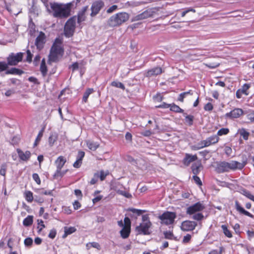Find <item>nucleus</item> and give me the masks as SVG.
Wrapping results in <instances>:
<instances>
[{
	"mask_svg": "<svg viewBox=\"0 0 254 254\" xmlns=\"http://www.w3.org/2000/svg\"><path fill=\"white\" fill-rule=\"evenodd\" d=\"M192 215H193L191 218L193 219L196 220L197 221L201 220L203 218V215H202V213H195L194 214H193Z\"/></svg>",
	"mask_w": 254,
	"mask_h": 254,
	"instance_id": "42",
	"label": "nucleus"
},
{
	"mask_svg": "<svg viewBox=\"0 0 254 254\" xmlns=\"http://www.w3.org/2000/svg\"><path fill=\"white\" fill-rule=\"evenodd\" d=\"M56 234H57V232H56V230L55 229H52L50 232V233L48 235L49 237L53 239L55 238L56 236Z\"/></svg>",
	"mask_w": 254,
	"mask_h": 254,
	"instance_id": "54",
	"label": "nucleus"
},
{
	"mask_svg": "<svg viewBox=\"0 0 254 254\" xmlns=\"http://www.w3.org/2000/svg\"><path fill=\"white\" fill-rule=\"evenodd\" d=\"M162 72V69L160 67H155L148 70L146 73V76L151 77L160 74Z\"/></svg>",
	"mask_w": 254,
	"mask_h": 254,
	"instance_id": "19",
	"label": "nucleus"
},
{
	"mask_svg": "<svg viewBox=\"0 0 254 254\" xmlns=\"http://www.w3.org/2000/svg\"><path fill=\"white\" fill-rule=\"evenodd\" d=\"M235 207L236 210L241 214H243L246 216H248L251 218H254V215L251 214L248 211L245 210L242 207H241L238 201H235Z\"/></svg>",
	"mask_w": 254,
	"mask_h": 254,
	"instance_id": "23",
	"label": "nucleus"
},
{
	"mask_svg": "<svg viewBox=\"0 0 254 254\" xmlns=\"http://www.w3.org/2000/svg\"><path fill=\"white\" fill-rule=\"evenodd\" d=\"M221 228L223 230L224 234L226 237L228 238L232 237V234L231 231L229 230H228L227 226L226 225H222L221 226Z\"/></svg>",
	"mask_w": 254,
	"mask_h": 254,
	"instance_id": "36",
	"label": "nucleus"
},
{
	"mask_svg": "<svg viewBox=\"0 0 254 254\" xmlns=\"http://www.w3.org/2000/svg\"><path fill=\"white\" fill-rule=\"evenodd\" d=\"M251 87V84L249 83L244 84L241 88L239 89L236 93V96L237 98L240 99L242 95L248 96L249 94V90Z\"/></svg>",
	"mask_w": 254,
	"mask_h": 254,
	"instance_id": "15",
	"label": "nucleus"
},
{
	"mask_svg": "<svg viewBox=\"0 0 254 254\" xmlns=\"http://www.w3.org/2000/svg\"><path fill=\"white\" fill-rule=\"evenodd\" d=\"M192 92L191 91V90H189V91H187V92H183V93H181L179 97H178V100L181 102H183L184 101V99L189 94L190 95H192Z\"/></svg>",
	"mask_w": 254,
	"mask_h": 254,
	"instance_id": "34",
	"label": "nucleus"
},
{
	"mask_svg": "<svg viewBox=\"0 0 254 254\" xmlns=\"http://www.w3.org/2000/svg\"><path fill=\"white\" fill-rule=\"evenodd\" d=\"M40 71L43 76H45L47 72V67L44 59H43L40 65Z\"/></svg>",
	"mask_w": 254,
	"mask_h": 254,
	"instance_id": "29",
	"label": "nucleus"
},
{
	"mask_svg": "<svg viewBox=\"0 0 254 254\" xmlns=\"http://www.w3.org/2000/svg\"><path fill=\"white\" fill-rule=\"evenodd\" d=\"M128 210L129 211L132 212L133 213L136 214L138 216H139L141 215L143 213L146 212V210H145L137 209L135 208H129Z\"/></svg>",
	"mask_w": 254,
	"mask_h": 254,
	"instance_id": "39",
	"label": "nucleus"
},
{
	"mask_svg": "<svg viewBox=\"0 0 254 254\" xmlns=\"http://www.w3.org/2000/svg\"><path fill=\"white\" fill-rule=\"evenodd\" d=\"M242 193L250 199L254 201V196L249 191L246 190H242Z\"/></svg>",
	"mask_w": 254,
	"mask_h": 254,
	"instance_id": "38",
	"label": "nucleus"
},
{
	"mask_svg": "<svg viewBox=\"0 0 254 254\" xmlns=\"http://www.w3.org/2000/svg\"><path fill=\"white\" fill-rule=\"evenodd\" d=\"M222 248H220V250H212L209 253V254H222Z\"/></svg>",
	"mask_w": 254,
	"mask_h": 254,
	"instance_id": "64",
	"label": "nucleus"
},
{
	"mask_svg": "<svg viewBox=\"0 0 254 254\" xmlns=\"http://www.w3.org/2000/svg\"><path fill=\"white\" fill-rule=\"evenodd\" d=\"M33 217L31 215H28L26 218H25L23 221V224L25 226H29L33 223Z\"/></svg>",
	"mask_w": 254,
	"mask_h": 254,
	"instance_id": "30",
	"label": "nucleus"
},
{
	"mask_svg": "<svg viewBox=\"0 0 254 254\" xmlns=\"http://www.w3.org/2000/svg\"><path fill=\"white\" fill-rule=\"evenodd\" d=\"M191 238V236L190 234H187L183 238V243L185 244L189 243L190 241Z\"/></svg>",
	"mask_w": 254,
	"mask_h": 254,
	"instance_id": "52",
	"label": "nucleus"
},
{
	"mask_svg": "<svg viewBox=\"0 0 254 254\" xmlns=\"http://www.w3.org/2000/svg\"><path fill=\"white\" fill-rule=\"evenodd\" d=\"M104 6V2L102 0H97L94 1L91 6V16L92 17L96 15L100 10Z\"/></svg>",
	"mask_w": 254,
	"mask_h": 254,
	"instance_id": "11",
	"label": "nucleus"
},
{
	"mask_svg": "<svg viewBox=\"0 0 254 254\" xmlns=\"http://www.w3.org/2000/svg\"><path fill=\"white\" fill-rule=\"evenodd\" d=\"M74 3V1L66 4L51 3L50 7L53 16L59 18H67L70 14L71 8L73 6Z\"/></svg>",
	"mask_w": 254,
	"mask_h": 254,
	"instance_id": "1",
	"label": "nucleus"
},
{
	"mask_svg": "<svg viewBox=\"0 0 254 254\" xmlns=\"http://www.w3.org/2000/svg\"><path fill=\"white\" fill-rule=\"evenodd\" d=\"M16 151L19 159L23 161L27 162L31 156V153L29 151L24 152L20 149L17 148Z\"/></svg>",
	"mask_w": 254,
	"mask_h": 254,
	"instance_id": "17",
	"label": "nucleus"
},
{
	"mask_svg": "<svg viewBox=\"0 0 254 254\" xmlns=\"http://www.w3.org/2000/svg\"><path fill=\"white\" fill-rule=\"evenodd\" d=\"M27 53V58H26V61L30 63L32 61V54L31 53L30 50H28L26 52Z\"/></svg>",
	"mask_w": 254,
	"mask_h": 254,
	"instance_id": "55",
	"label": "nucleus"
},
{
	"mask_svg": "<svg viewBox=\"0 0 254 254\" xmlns=\"http://www.w3.org/2000/svg\"><path fill=\"white\" fill-rule=\"evenodd\" d=\"M24 195L26 200L29 202H31L34 199L33 193L31 191H26Z\"/></svg>",
	"mask_w": 254,
	"mask_h": 254,
	"instance_id": "35",
	"label": "nucleus"
},
{
	"mask_svg": "<svg viewBox=\"0 0 254 254\" xmlns=\"http://www.w3.org/2000/svg\"><path fill=\"white\" fill-rule=\"evenodd\" d=\"M226 161H222L217 163L215 171L218 173H222L224 172H228Z\"/></svg>",
	"mask_w": 254,
	"mask_h": 254,
	"instance_id": "22",
	"label": "nucleus"
},
{
	"mask_svg": "<svg viewBox=\"0 0 254 254\" xmlns=\"http://www.w3.org/2000/svg\"><path fill=\"white\" fill-rule=\"evenodd\" d=\"M117 8H118V6H117V5H112V6H111L110 7H109V8L107 10V12L108 13H112L113 12H114V11H115Z\"/></svg>",
	"mask_w": 254,
	"mask_h": 254,
	"instance_id": "58",
	"label": "nucleus"
},
{
	"mask_svg": "<svg viewBox=\"0 0 254 254\" xmlns=\"http://www.w3.org/2000/svg\"><path fill=\"white\" fill-rule=\"evenodd\" d=\"M201 165L199 163H194L191 166V170L194 175H197L200 171Z\"/></svg>",
	"mask_w": 254,
	"mask_h": 254,
	"instance_id": "25",
	"label": "nucleus"
},
{
	"mask_svg": "<svg viewBox=\"0 0 254 254\" xmlns=\"http://www.w3.org/2000/svg\"><path fill=\"white\" fill-rule=\"evenodd\" d=\"M124 222L125 225L120 233L122 238L127 239L130 233L131 222L129 218L127 217L125 218Z\"/></svg>",
	"mask_w": 254,
	"mask_h": 254,
	"instance_id": "9",
	"label": "nucleus"
},
{
	"mask_svg": "<svg viewBox=\"0 0 254 254\" xmlns=\"http://www.w3.org/2000/svg\"><path fill=\"white\" fill-rule=\"evenodd\" d=\"M142 223L139 226L135 228V230L138 234H143L144 235H149L150 232L149 229L152 226V223L149 220L148 214L143 215L142 216Z\"/></svg>",
	"mask_w": 254,
	"mask_h": 254,
	"instance_id": "4",
	"label": "nucleus"
},
{
	"mask_svg": "<svg viewBox=\"0 0 254 254\" xmlns=\"http://www.w3.org/2000/svg\"><path fill=\"white\" fill-rule=\"evenodd\" d=\"M23 58V53L11 54L7 58V63L10 65H15L21 62Z\"/></svg>",
	"mask_w": 254,
	"mask_h": 254,
	"instance_id": "10",
	"label": "nucleus"
},
{
	"mask_svg": "<svg viewBox=\"0 0 254 254\" xmlns=\"http://www.w3.org/2000/svg\"><path fill=\"white\" fill-rule=\"evenodd\" d=\"M76 229L74 227H64V234L63 235V238H65L68 235L75 232Z\"/></svg>",
	"mask_w": 254,
	"mask_h": 254,
	"instance_id": "24",
	"label": "nucleus"
},
{
	"mask_svg": "<svg viewBox=\"0 0 254 254\" xmlns=\"http://www.w3.org/2000/svg\"><path fill=\"white\" fill-rule=\"evenodd\" d=\"M247 164V159L245 157L242 162H239L236 161L232 160L230 162H226V166L228 172L230 170H236L237 169L242 170Z\"/></svg>",
	"mask_w": 254,
	"mask_h": 254,
	"instance_id": "8",
	"label": "nucleus"
},
{
	"mask_svg": "<svg viewBox=\"0 0 254 254\" xmlns=\"http://www.w3.org/2000/svg\"><path fill=\"white\" fill-rule=\"evenodd\" d=\"M197 157L196 155H191L188 154H186L185 161L188 164H190L191 162H193L197 159Z\"/></svg>",
	"mask_w": 254,
	"mask_h": 254,
	"instance_id": "32",
	"label": "nucleus"
},
{
	"mask_svg": "<svg viewBox=\"0 0 254 254\" xmlns=\"http://www.w3.org/2000/svg\"><path fill=\"white\" fill-rule=\"evenodd\" d=\"M86 9L87 7H85L84 8L83 11L78 14L77 18L78 23H80L85 20V17L84 15V12L86 10Z\"/></svg>",
	"mask_w": 254,
	"mask_h": 254,
	"instance_id": "37",
	"label": "nucleus"
},
{
	"mask_svg": "<svg viewBox=\"0 0 254 254\" xmlns=\"http://www.w3.org/2000/svg\"><path fill=\"white\" fill-rule=\"evenodd\" d=\"M220 63L219 62H215L213 63H208L205 64V65L210 68H215L218 67Z\"/></svg>",
	"mask_w": 254,
	"mask_h": 254,
	"instance_id": "46",
	"label": "nucleus"
},
{
	"mask_svg": "<svg viewBox=\"0 0 254 254\" xmlns=\"http://www.w3.org/2000/svg\"><path fill=\"white\" fill-rule=\"evenodd\" d=\"M193 179L195 182V183L199 186L202 185V182L200 179V178L197 176V175H193Z\"/></svg>",
	"mask_w": 254,
	"mask_h": 254,
	"instance_id": "57",
	"label": "nucleus"
},
{
	"mask_svg": "<svg viewBox=\"0 0 254 254\" xmlns=\"http://www.w3.org/2000/svg\"><path fill=\"white\" fill-rule=\"evenodd\" d=\"M243 114V111L239 108H236L230 112L227 113L225 117L230 119L238 118Z\"/></svg>",
	"mask_w": 254,
	"mask_h": 254,
	"instance_id": "18",
	"label": "nucleus"
},
{
	"mask_svg": "<svg viewBox=\"0 0 254 254\" xmlns=\"http://www.w3.org/2000/svg\"><path fill=\"white\" fill-rule=\"evenodd\" d=\"M91 246H92V247L95 248L99 250L101 249L100 245H99V243H98L97 242L91 243Z\"/></svg>",
	"mask_w": 254,
	"mask_h": 254,
	"instance_id": "61",
	"label": "nucleus"
},
{
	"mask_svg": "<svg viewBox=\"0 0 254 254\" xmlns=\"http://www.w3.org/2000/svg\"><path fill=\"white\" fill-rule=\"evenodd\" d=\"M111 85L112 86H114V87H116L117 88H120L123 90H124L125 89V87L124 85L120 82L113 81L111 83Z\"/></svg>",
	"mask_w": 254,
	"mask_h": 254,
	"instance_id": "40",
	"label": "nucleus"
},
{
	"mask_svg": "<svg viewBox=\"0 0 254 254\" xmlns=\"http://www.w3.org/2000/svg\"><path fill=\"white\" fill-rule=\"evenodd\" d=\"M8 65V63L4 62H0V72L6 70Z\"/></svg>",
	"mask_w": 254,
	"mask_h": 254,
	"instance_id": "44",
	"label": "nucleus"
},
{
	"mask_svg": "<svg viewBox=\"0 0 254 254\" xmlns=\"http://www.w3.org/2000/svg\"><path fill=\"white\" fill-rule=\"evenodd\" d=\"M219 138L216 135H214L207 138L205 140L200 142V144H202V146L208 147L210 145L214 144L219 141Z\"/></svg>",
	"mask_w": 254,
	"mask_h": 254,
	"instance_id": "14",
	"label": "nucleus"
},
{
	"mask_svg": "<svg viewBox=\"0 0 254 254\" xmlns=\"http://www.w3.org/2000/svg\"><path fill=\"white\" fill-rule=\"evenodd\" d=\"M76 19L74 17L69 18L66 22L64 27V33L66 37L72 36L75 28Z\"/></svg>",
	"mask_w": 254,
	"mask_h": 254,
	"instance_id": "6",
	"label": "nucleus"
},
{
	"mask_svg": "<svg viewBox=\"0 0 254 254\" xmlns=\"http://www.w3.org/2000/svg\"><path fill=\"white\" fill-rule=\"evenodd\" d=\"M81 164L82 162L77 159L76 161L73 163V166L74 168H78L80 167Z\"/></svg>",
	"mask_w": 254,
	"mask_h": 254,
	"instance_id": "63",
	"label": "nucleus"
},
{
	"mask_svg": "<svg viewBox=\"0 0 254 254\" xmlns=\"http://www.w3.org/2000/svg\"><path fill=\"white\" fill-rule=\"evenodd\" d=\"M99 177V175L98 173H95L93 176V178L91 180L90 183L91 185H94L98 181V178Z\"/></svg>",
	"mask_w": 254,
	"mask_h": 254,
	"instance_id": "47",
	"label": "nucleus"
},
{
	"mask_svg": "<svg viewBox=\"0 0 254 254\" xmlns=\"http://www.w3.org/2000/svg\"><path fill=\"white\" fill-rule=\"evenodd\" d=\"M56 140L57 137L55 135H51L49 138V142L51 146H52Z\"/></svg>",
	"mask_w": 254,
	"mask_h": 254,
	"instance_id": "51",
	"label": "nucleus"
},
{
	"mask_svg": "<svg viewBox=\"0 0 254 254\" xmlns=\"http://www.w3.org/2000/svg\"><path fill=\"white\" fill-rule=\"evenodd\" d=\"M164 235L165 238L166 239H170V240L172 239L173 236H174L173 233L170 231L164 232Z\"/></svg>",
	"mask_w": 254,
	"mask_h": 254,
	"instance_id": "50",
	"label": "nucleus"
},
{
	"mask_svg": "<svg viewBox=\"0 0 254 254\" xmlns=\"http://www.w3.org/2000/svg\"><path fill=\"white\" fill-rule=\"evenodd\" d=\"M23 72H24L22 70H20V69H19L18 68L13 67V68H11L9 70H6L5 71V74H12L21 75Z\"/></svg>",
	"mask_w": 254,
	"mask_h": 254,
	"instance_id": "26",
	"label": "nucleus"
},
{
	"mask_svg": "<svg viewBox=\"0 0 254 254\" xmlns=\"http://www.w3.org/2000/svg\"><path fill=\"white\" fill-rule=\"evenodd\" d=\"M158 107H160V108L163 107L165 108H167L170 107V110L172 111L175 112L176 113H184V110L183 109H182L179 106L176 105L175 104H165L163 105H160L159 106H158Z\"/></svg>",
	"mask_w": 254,
	"mask_h": 254,
	"instance_id": "20",
	"label": "nucleus"
},
{
	"mask_svg": "<svg viewBox=\"0 0 254 254\" xmlns=\"http://www.w3.org/2000/svg\"><path fill=\"white\" fill-rule=\"evenodd\" d=\"M66 160L64 156H61L59 157L55 161V164L57 167V170L55 173L54 175V177L55 178H58L59 177H63L65 172H62L61 169L64 166Z\"/></svg>",
	"mask_w": 254,
	"mask_h": 254,
	"instance_id": "7",
	"label": "nucleus"
},
{
	"mask_svg": "<svg viewBox=\"0 0 254 254\" xmlns=\"http://www.w3.org/2000/svg\"><path fill=\"white\" fill-rule=\"evenodd\" d=\"M39 193L41 194L52 195V191L51 190H44L43 189H42L40 190Z\"/></svg>",
	"mask_w": 254,
	"mask_h": 254,
	"instance_id": "60",
	"label": "nucleus"
},
{
	"mask_svg": "<svg viewBox=\"0 0 254 254\" xmlns=\"http://www.w3.org/2000/svg\"><path fill=\"white\" fill-rule=\"evenodd\" d=\"M152 15L151 12L149 10H145L140 14H139L134 17L133 20L134 21H138L143 20L149 17H151Z\"/></svg>",
	"mask_w": 254,
	"mask_h": 254,
	"instance_id": "21",
	"label": "nucleus"
},
{
	"mask_svg": "<svg viewBox=\"0 0 254 254\" xmlns=\"http://www.w3.org/2000/svg\"><path fill=\"white\" fill-rule=\"evenodd\" d=\"M84 152L82 151H79L77 156V159L82 162V159L84 157Z\"/></svg>",
	"mask_w": 254,
	"mask_h": 254,
	"instance_id": "56",
	"label": "nucleus"
},
{
	"mask_svg": "<svg viewBox=\"0 0 254 254\" xmlns=\"http://www.w3.org/2000/svg\"><path fill=\"white\" fill-rule=\"evenodd\" d=\"M45 43V34L40 32L39 36L36 38L35 40V45L39 50L42 49Z\"/></svg>",
	"mask_w": 254,
	"mask_h": 254,
	"instance_id": "16",
	"label": "nucleus"
},
{
	"mask_svg": "<svg viewBox=\"0 0 254 254\" xmlns=\"http://www.w3.org/2000/svg\"><path fill=\"white\" fill-rule=\"evenodd\" d=\"M129 19V15L127 12H119L112 16L108 20L107 23L110 27H116L121 25Z\"/></svg>",
	"mask_w": 254,
	"mask_h": 254,
	"instance_id": "3",
	"label": "nucleus"
},
{
	"mask_svg": "<svg viewBox=\"0 0 254 254\" xmlns=\"http://www.w3.org/2000/svg\"><path fill=\"white\" fill-rule=\"evenodd\" d=\"M33 180L39 185L41 183V180L39 175L36 173H34L32 175Z\"/></svg>",
	"mask_w": 254,
	"mask_h": 254,
	"instance_id": "53",
	"label": "nucleus"
},
{
	"mask_svg": "<svg viewBox=\"0 0 254 254\" xmlns=\"http://www.w3.org/2000/svg\"><path fill=\"white\" fill-rule=\"evenodd\" d=\"M34 199L35 201L39 203H42L44 202V199L38 196H35Z\"/></svg>",
	"mask_w": 254,
	"mask_h": 254,
	"instance_id": "62",
	"label": "nucleus"
},
{
	"mask_svg": "<svg viewBox=\"0 0 254 254\" xmlns=\"http://www.w3.org/2000/svg\"><path fill=\"white\" fill-rule=\"evenodd\" d=\"M204 208V206L201 203L198 202L189 207L187 210V213L192 215L197 212L202 211Z\"/></svg>",
	"mask_w": 254,
	"mask_h": 254,
	"instance_id": "12",
	"label": "nucleus"
},
{
	"mask_svg": "<svg viewBox=\"0 0 254 254\" xmlns=\"http://www.w3.org/2000/svg\"><path fill=\"white\" fill-rule=\"evenodd\" d=\"M24 245L27 247H30L33 244V240L32 238L28 237L25 239Z\"/></svg>",
	"mask_w": 254,
	"mask_h": 254,
	"instance_id": "49",
	"label": "nucleus"
},
{
	"mask_svg": "<svg viewBox=\"0 0 254 254\" xmlns=\"http://www.w3.org/2000/svg\"><path fill=\"white\" fill-rule=\"evenodd\" d=\"M247 119L251 123H254V111L250 112L247 115Z\"/></svg>",
	"mask_w": 254,
	"mask_h": 254,
	"instance_id": "48",
	"label": "nucleus"
},
{
	"mask_svg": "<svg viewBox=\"0 0 254 254\" xmlns=\"http://www.w3.org/2000/svg\"><path fill=\"white\" fill-rule=\"evenodd\" d=\"M64 52L62 40L59 38L56 39L50 50L49 56V61L57 62L59 61V57L63 56Z\"/></svg>",
	"mask_w": 254,
	"mask_h": 254,
	"instance_id": "2",
	"label": "nucleus"
},
{
	"mask_svg": "<svg viewBox=\"0 0 254 254\" xmlns=\"http://www.w3.org/2000/svg\"><path fill=\"white\" fill-rule=\"evenodd\" d=\"M197 225V223L194 221L186 220L182 223L181 228L183 231H190L193 230Z\"/></svg>",
	"mask_w": 254,
	"mask_h": 254,
	"instance_id": "13",
	"label": "nucleus"
},
{
	"mask_svg": "<svg viewBox=\"0 0 254 254\" xmlns=\"http://www.w3.org/2000/svg\"><path fill=\"white\" fill-rule=\"evenodd\" d=\"M204 109L206 111H211L213 109V106L210 103H208L205 105Z\"/></svg>",
	"mask_w": 254,
	"mask_h": 254,
	"instance_id": "59",
	"label": "nucleus"
},
{
	"mask_svg": "<svg viewBox=\"0 0 254 254\" xmlns=\"http://www.w3.org/2000/svg\"><path fill=\"white\" fill-rule=\"evenodd\" d=\"M93 89L92 88H88L87 89L85 93H84L82 100L83 102L86 103L87 101V99L89 96L93 92Z\"/></svg>",
	"mask_w": 254,
	"mask_h": 254,
	"instance_id": "33",
	"label": "nucleus"
},
{
	"mask_svg": "<svg viewBox=\"0 0 254 254\" xmlns=\"http://www.w3.org/2000/svg\"><path fill=\"white\" fill-rule=\"evenodd\" d=\"M38 222V229H39L38 233H40L42 229L44 228H45V225L44 224V222L42 220H37Z\"/></svg>",
	"mask_w": 254,
	"mask_h": 254,
	"instance_id": "45",
	"label": "nucleus"
},
{
	"mask_svg": "<svg viewBox=\"0 0 254 254\" xmlns=\"http://www.w3.org/2000/svg\"><path fill=\"white\" fill-rule=\"evenodd\" d=\"M229 130L227 128H222L219 129L217 132V135L221 136L222 135H226L228 133Z\"/></svg>",
	"mask_w": 254,
	"mask_h": 254,
	"instance_id": "43",
	"label": "nucleus"
},
{
	"mask_svg": "<svg viewBox=\"0 0 254 254\" xmlns=\"http://www.w3.org/2000/svg\"><path fill=\"white\" fill-rule=\"evenodd\" d=\"M183 115L185 117L186 122L189 126H191L193 124L194 117L192 115H187L185 113H183Z\"/></svg>",
	"mask_w": 254,
	"mask_h": 254,
	"instance_id": "31",
	"label": "nucleus"
},
{
	"mask_svg": "<svg viewBox=\"0 0 254 254\" xmlns=\"http://www.w3.org/2000/svg\"><path fill=\"white\" fill-rule=\"evenodd\" d=\"M87 147L92 150H95L99 146V144L91 141H88L87 142Z\"/></svg>",
	"mask_w": 254,
	"mask_h": 254,
	"instance_id": "28",
	"label": "nucleus"
},
{
	"mask_svg": "<svg viewBox=\"0 0 254 254\" xmlns=\"http://www.w3.org/2000/svg\"><path fill=\"white\" fill-rule=\"evenodd\" d=\"M177 217L176 213L173 212L166 211L158 216L161 224L169 225L174 223Z\"/></svg>",
	"mask_w": 254,
	"mask_h": 254,
	"instance_id": "5",
	"label": "nucleus"
},
{
	"mask_svg": "<svg viewBox=\"0 0 254 254\" xmlns=\"http://www.w3.org/2000/svg\"><path fill=\"white\" fill-rule=\"evenodd\" d=\"M238 133L245 140H248L250 135V133L246 129L242 128L238 130Z\"/></svg>",
	"mask_w": 254,
	"mask_h": 254,
	"instance_id": "27",
	"label": "nucleus"
},
{
	"mask_svg": "<svg viewBox=\"0 0 254 254\" xmlns=\"http://www.w3.org/2000/svg\"><path fill=\"white\" fill-rule=\"evenodd\" d=\"M117 193L121 194L122 195H123L127 198H129L131 197V195L129 193L127 192L126 191H124V190H117Z\"/></svg>",
	"mask_w": 254,
	"mask_h": 254,
	"instance_id": "41",
	"label": "nucleus"
}]
</instances>
